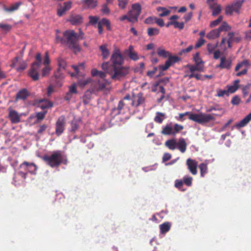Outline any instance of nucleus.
<instances>
[{"label":"nucleus","instance_id":"e433bc0d","mask_svg":"<svg viewBox=\"0 0 251 251\" xmlns=\"http://www.w3.org/2000/svg\"><path fill=\"white\" fill-rule=\"evenodd\" d=\"M100 49L102 52L103 58H107L109 56V52L108 49H107L106 46L105 45H101L100 47Z\"/></svg>","mask_w":251,"mask_h":251},{"label":"nucleus","instance_id":"412c9836","mask_svg":"<svg viewBox=\"0 0 251 251\" xmlns=\"http://www.w3.org/2000/svg\"><path fill=\"white\" fill-rule=\"evenodd\" d=\"M126 103L124 102L123 100H121L118 104L117 107H115L112 109V113L114 115H119L121 113V110L123 109Z\"/></svg>","mask_w":251,"mask_h":251},{"label":"nucleus","instance_id":"680f3d73","mask_svg":"<svg viewBox=\"0 0 251 251\" xmlns=\"http://www.w3.org/2000/svg\"><path fill=\"white\" fill-rule=\"evenodd\" d=\"M89 23L92 25L96 24L99 20V18L97 16H90L89 17Z\"/></svg>","mask_w":251,"mask_h":251},{"label":"nucleus","instance_id":"ddd939ff","mask_svg":"<svg viewBox=\"0 0 251 251\" xmlns=\"http://www.w3.org/2000/svg\"><path fill=\"white\" fill-rule=\"evenodd\" d=\"M186 165L189 172L193 175H196L198 173V162L193 159L188 158L186 161Z\"/></svg>","mask_w":251,"mask_h":251},{"label":"nucleus","instance_id":"bb28decb","mask_svg":"<svg viewBox=\"0 0 251 251\" xmlns=\"http://www.w3.org/2000/svg\"><path fill=\"white\" fill-rule=\"evenodd\" d=\"M176 146L178 149L182 153L184 152L186 150L187 144L183 138L179 139V141L176 144Z\"/></svg>","mask_w":251,"mask_h":251},{"label":"nucleus","instance_id":"338daca9","mask_svg":"<svg viewBox=\"0 0 251 251\" xmlns=\"http://www.w3.org/2000/svg\"><path fill=\"white\" fill-rule=\"evenodd\" d=\"M101 68L108 73V71L111 69V66L110 67L108 62H105L102 64Z\"/></svg>","mask_w":251,"mask_h":251},{"label":"nucleus","instance_id":"20e7f679","mask_svg":"<svg viewBox=\"0 0 251 251\" xmlns=\"http://www.w3.org/2000/svg\"><path fill=\"white\" fill-rule=\"evenodd\" d=\"M157 52L160 57L163 58L168 57L164 65H160L158 66V69L161 71L168 70L172 64L176 63L179 60L178 57L171 55L169 51L166 50L162 47L157 49Z\"/></svg>","mask_w":251,"mask_h":251},{"label":"nucleus","instance_id":"c03bdc74","mask_svg":"<svg viewBox=\"0 0 251 251\" xmlns=\"http://www.w3.org/2000/svg\"><path fill=\"white\" fill-rule=\"evenodd\" d=\"M129 0H118V6L122 9H124L126 7Z\"/></svg>","mask_w":251,"mask_h":251},{"label":"nucleus","instance_id":"dca6fc26","mask_svg":"<svg viewBox=\"0 0 251 251\" xmlns=\"http://www.w3.org/2000/svg\"><path fill=\"white\" fill-rule=\"evenodd\" d=\"M81 3L85 9H94L98 5V0H81Z\"/></svg>","mask_w":251,"mask_h":251},{"label":"nucleus","instance_id":"5fc2aeb1","mask_svg":"<svg viewBox=\"0 0 251 251\" xmlns=\"http://www.w3.org/2000/svg\"><path fill=\"white\" fill-rule=\"evenodd\" d=\"M178 18H179V17L177 15H174L172 16L169 18L170 22H169L166 25V26L168 27L170 25H173L174 26V20H177V19H178Z\"/></svg>","mask_w":251,"mask_h":251},{"label":"nucleus","instance_id":"603ef678","mask_svg":"<svg viewBox=\"0 0 251 251\" xmlns=\"http://www.w3.org/2000/svg\"><path fill=\"white\" fill-rule=\"evenodd\" d=\"M251 87V84L248 83L242 88V93L244 97H246L249 94V90Z\"/></svg>","mask_w":251,"mask_h":251},{"label":"nucleus","instance_id":"0eeeda50","mask_svg":"<svg viewBox=\"0 0 251 251\" xmlns=\"http://www.w3.org/2000/svg\"><path fill=\"white\" fill-rule=\"evenodd\" d=\"M245 0H235L231 4L227 5L225 8L226 15H232L233 12L240 13V10Z\"/></svg>","mask_w":251,"mask_h":251},{"label":"nucleus","instance_id":"774afa93","mask_svg":"<svg viewBox=\"0 0 251 251\" xmlns=\"http://www.w3.org/2000/svg\"><path fill=\"white\" fill-rule=\"evenodd\" d=\"M183 184V182L182 179H176L175 181V186L177 188L180 189L182 187Z\"/></svg>","mask_w":251,"mask_h":251},{"label":"nucleus","instance_id":"6e6d98bb","mask_svg":"<svg viewBox=\"0 0 251 251\" xmlns=\"http://www.w3.org/2000/svg\"><path fill=\"white\" fill-rule=\"evenodd\" d=\"M58 65L60 69H65L67 66V63L64 59L62 58H58Z\"/></svg>","mask_w":251,"mask_h":251},{"label":"nucleus","instance_id":"a878e982","mask_svg":"<svg viewBox=\"0 0 251 251\" xmlns=\"http://www.w3.org/2000/svg\"><path fill=\"white\" fill-rule=\"evenodd\" d=\"M128 15L129 16V22L134 23L138 22V17L140 15L136 12L131 9L128 12Z\"/></svg>","mask_w":251,"mask_h":251},{"label":"nucleus","instance_id":"6ab92c4d","mask_svg":"<svg viewBox=\"0 0 251 251\" xmlns=\"http://www.w3.org/2000/svg\"><path fill=\"white\" fill-rule=\"evenodd\" d=\"M9 118L12 124H17L20 121V117L17 111L10 109L9 112Z\"/></svg>","mask_w":251,"mask_h":251},{"label":"nucleus","instance_id":"a18cd8bd","mask_svg":"<svg viewBox=\"0 0 251 251\" xmlns=\"http://www.w3.org/2000/svg\"><path fill=\"white\" fill-rule=\"evenodd\" d=\"M234 36V33L233 32H229L227 34V43L228 45V47L230 48H231V43L233 41V37Z\"/></svg>","mask_w":251,"mask_h":251},{"label":"nucleus","instance_id":"a211bd4d","mask_svg":"<svg viewBox=\"0 0 251 251\" xmlns=\"http://www.w3.org/2000/svg\"><path fill=\"white\" fill-rule=\"evenodd\" d=\"M212 1H209L208 2V0H207V3L209 5L210 9L213 10L212 15L213 16H217L218 15L221 11V6L220 5H218L215 3H211Z\"/></svg>","mask_w":251,"mask_h":251},{"label":"nucleus","instance_id":"864d4df0","mask_svg":"<svg viewBox=\"0 0 251 251\" xmlns=\"http://www.w3.org/2000/svg\"><path fill=\"white\" fill-rule=\"evenodd\" d=\"M78 67H81L82 68H84V65L83 64H80L79 66H75V65H72V67L75 70V73H71L70 74L71 76L72 77L75 76L76 75L78 74L79 71H78Z\"/></svg>","mask_w":251,"mask_h":251},{"label":"nucleus","instance_id":"ea45409f","mask_svg":"<svg viewBox=\"0 0 251 251\" xmlns=\"http://www.w3.org/2000/svg\"><path fill=\"white\" fill-rule=\"evenodd\" d=\"M159 33V29L157 28L150 27L148 29V34L149 36L157 35Z\"/></svg>","mask_w":251,"mask_h":251},{"label":"nucleus","instance_id":"f03ea898","mask_svg":"<svg viewBox=\"0 0 251 251\" xmlns=\"http://www.w3.org/2000/svg\"><path fill=\"white\" fill-rule=\"evenodd\" d=\"M65 156L63 151L60 150L53 151L50 154H45L43 157V160L51 168H57L61 164L66 161Z\"/></svg>","mask_w":251,"mask_h":251},{"label":"nucleus","instance_id":"3c124183","mask_svg":"<svg viewBox=\"0 0 251 251\" xmlns=\"http://www.w3.org/2000/svg\"><path fill=\"white\" fill-rule=\"evenodd\" d=\"M223 18L222 16H220L217 19L211 22L210 24V27H213L218 25L220 23H221L223 20Z\"/></svg>","mask_w":251,"mask_h":251},{"label":"nucleus","instance_id":"4d7b16f0","mask_svg":"<svg viewBox=\"0 0 251 251\" xmlns=\"http://www.w3.org/2000/svg\"><path fill=\"white\" fill-rule=\"evenodd\" d=\"M194 61L196 64H202L203 62L201 61V58L200 57V54L199 52H197L193 57Z\"/></svg>","mask_w":251,"mask_h":251},{"label":"nucleus","instance_id":"c9c22d12","mask_svg":"<svg viewBox=\"0 0 251 251\" xmlns=\"http://www.w3.org/2000/svg\"><path fill=\"white\" fill-rule=\"evenodd\" d=\"M91 78L89 77H83L78 80L77 84L81 87H83L91 82Z\"/></svg>","mask_w":251,"mask_h":251},{"label":"nucleus","instance_id":"58836bf2","mask_svg":"<svg viewBox=\"0 0 251 251\" xmlns=\"http://www.w3.org/2000/svg\"><path fill=\"white\" fill-rule=\"evenodd\" d=\"M22 3L21 2H17L15 3L14 4L11 5L10 7L8 8H5V10L6 11L11 12L15 10H17L19 6L21 5Z\"/></svg>","mask_w":251,"mask_h":251},{"label":"nucleus","instance_id":"69168bd1","mask_svg":"<svg viewBox=\"0 0 251 251\" xmlns=\"http://www.w3.org/2000/svg\"><path fill=\"white\" fill-rule=\"evenodd\" d=\"M155 17H149L145 20V23L148 25L152 24L155 22Z\"/></svg>","mask_w":251,"mask_h":251},{"label":"nucleus","instance_id":"aec40b11","mask_svg":"<svg viewBox=\"0 0 251 251\" xmlns=\"http://www.w3.org/2000/svg\"><path fill=\"white\" fill-rule=\"evenodd\" d=\"M127 51L128 56L130 59L134 61H137L139 59L137 52L134 51V48L132 45H130L129 46Z\"/></svg>","mask_w":251,"mask_h":251},{"label":"nucleus","instance_id":"2eb2a0df","mask_svg":"<svg viewBox=\"0 0 251 251\" xmlns=\"http://www.w3.org/2000/svg\"><path fill=\"white\" fill-rule=\"evenodd\" d=\"M231 65L232 61L230 59H227L225 56H222L220 59V63L217 67L221 69L229 70L231 67Z\"/></svg>","mask_w":251,"mask_h":251},{"label":"nucleus","instance_id":"473e14b6","mask_svg":"<svg viewBox=\"0 0 251 251\" xmlns=\"http://www.w3.org/2000/svg\"><path fill=\"white\" fill-rule=\"evenodd\" d=\"M177 142L175 139H170L165 142V146L171 150H174L176 147Z\"/></svg>","mask_w":251,"mask_h":251},{"label":"nucleus","instance_id":"a19ab883","mask_svg":"<svg viewBox=\"0 0 251 251\" xmlns=\"http://www.w3.org/2000/svg\"><path fill=\"white\" fill-rule=\"evenodd\" d=\"M193 178L191 176H186L183 177L182 180L183 183L187 186H191L192 184Z\"/></svg>","mask_w":251,"mask_h":251},{"label":"nucleus","instance_id":"9b49d317","mask_svg":"<svg viewBox=\"0 0 251 251\" xmlns=\"http://www.w3.org/2000/svg\"><path fill=\"white\" fill-rule=\"evenodd\" d=\"M250 66V63L247 60H243V61L238 63L235 68V71H238L240 68L244 67L242 71L238 72L236 75L237 76H240L242 75H246L248 72V68Z\"/></svg>","mask_w":251,"mask_h":251},{"label":"nucleus","instance_id":"6e6552de","mask_svg":"<svg viewBox=\"0 0 251 251\" xmlns=\"http://www.w3.org/2000/svg\"><path fill=\"white\" fill-rule=\"evenodd\" d=\"M111 60L112 62L111 67L123 65L124 59L119 49H115L111 56Z\"/></svg>","mask_w":251,"mask_h":251},{"label":"nucleus","instance_id":"e2e57ef3","mask_svg":"<svg viewBox=\"0 0 251 251\" xmlns=\"http://www.w3.org/2000/svg\"><path fill=\"white\" fill-rule=\"evenodd\" d=\"M50 71V68L48 66H46L42 70V75L43 76H46L49 74Z\"/></svg>","mask_w":251,"mask_h":251},{"label":"nucleus","instance_id":"8fccbe9b","mask_svg":"<svg viewBox=\"0 0 251 251\" xmlns=\"http://www.w3.org/2000/svg\"><path fill=\"white\" fill-rule=\"evenodd\" d=\"M225 95H226L227 96H229L227 90L219 89L217 90V94L215 95V96L217 97H222Z\"/></svg>","mask_w":251,"mask_h":251},{"label":"nucleus","instance_id":"49530a36","mask_svg":"<svg viewBox=\"0 0 251 251\" xmlns=\"http://www.w3.org/2000/svg\"><path fill=\"white\" fill-rule=\"evenodd\" d=\"M218 43L217 42L215 44L209 43L207 45V50L209 54L212 53L214 52L215 49L217 48Z\"/></svg>","mask_w":251,"mask_h":251},{"label":"nucleus","instance_id":"393cba45","mask_svg":"<svg viewBox=\"0 0 251 251\" xmlns=\"http://www.w3.org/2000/svg\"><path fill=\"white\" fill-rule=\"evenodd\" d=\"M251 120V112L236 125V127L241 128L245 126Z\"/></svg>","mask_w":251,"mask_h":251},{"label":"nucleus","instance_id":"09e8293b","mask_svg":"<svg viewBox=\"0 0 251 251\" xmlns=\"http://www.w3.org/2000/svg\"><path fill=\"white\" fill-rule=\"evenodd\" d=\"M100 22L103 25L106 26V29L108 30H111V24L109 20L104 18L100 20Z\"/></svg>","mask_w":251,"mask_h":251},{"label":"nucleus","instance_id":"9d476101","mask_svg":"<svg viewBox=\"0 0 251 251\" xmlns=\"http://www.w3.org/2000/svg\"><path fill=\"white\" fill-rule=\"evenodd\" d=\"M41 65L40 62H33L32 64L28 75L33 80H37L39 79L38 71Z\"/></svg>","mask_w":251,"mask_h":251},{"label":"nucleus","instance_id":"0e129e2a","mask_svg":"<svg viewBox=\"0 0 251 251\" xmlns=\"http://www.w3.org/2000/svg\"><path fill=\"white\" fill-rule=\"evenodd\" d=\"M19 62V57L16 56L14 58V59L12 61V64L11 65V67L15 68L16 69L17 65H18Z\"/></svg>","mask_w":251,"mask_h":251},{"label":"nucleus","instance_id":"2f4dec72","mask_svg":"<svg viewBox=\"0 0 251 251\" xmlns=\"http://www.w3.org/2000/svg\"><path fill=\"white\" fill-rule=\"evenodd\" d=\"M220 36V33L217 29L212 30L206 35V37L210 40L214 39Z\"/></svg>","mask_w":251,"mask_h":251},{"label":"nucleus","instance_id":"f257e3e1","mask_svg":"<svg viewBox=\"0 0 251 251\" xmlns=\"http://www.w3.org/2000/svg\"><path fill=\"white\" fill-rule=\"evenodd\" d=\"M79 37V36H77L74 30H69L64 32L63 38H61L56 35V42L67 45L70 49L76 53L80 51V48L78 43Z\"/></svg>","mask_w":251,"mask_h":251},{"label":"nucleus","instance_id":"39448f33","mask_svg":"<svg viewBox=\"0 0 251 251\" xmlns=\"http://www.w3.org/2000/svg\"><path fill=\"white\" fill-rule=\"evenodd\" d=\"M129 68L128 66L118 65L111 67V69L108 71L110 78L114 81H120L129 73Z\"/></svg>","mask_w":251,"mask_h":251},{"label":"nucleus","instance_id":"13d9d810","mask_svg":"<svg viewBox=\"0 0 251 251\" xmlns=\"http://www.w3.org/2000/svg\"><path fill=\"white\" fill-rule=\"evenodd\" d=\"M47 111L46 110H44L43 112H40L37 113L36 115V117L37 118V119L38 120H40V121L43 120L44 119L45 116L46 114H47Z\"/></svg>","mask_w":251,"mask_h":251},{"label":"nucleus","instance_id":"f704fd0d","mask_svg":"<svg viewBox=\"0 0 251 251\" xmlns=\"http://www.w3.org/2000/svg\"><path fill=\"white\" fill-rule=\"evenodd\" d=\"M165 118V114L157 112L156 116L154 117V121L157 123L161 124Z\"/></svg>","mask_w":251,"mask_h":251},{"label":"nucleus","instance_id":"79ce46f5","mask_svg":"<svg viewBox=\"0 0 251 251\" xmlns=\"http://www.w3.org/2000/svg\"><path fill=\"white\" fill-rule=\"evenodd\" d=\"M131 9L140 15L142 11L141 5L138 3L133 4L131 6Z\"/></svg>","mask_w":251,"mask_h":251},{"label":"nucleus","instance_id":"4c0bfd02","mask_svg":"<svg viewBox=\"0 0 251 251\" xmlns=\"http://www.w3.org/2000/svg\"><path fill=\"white\" fill-rule=\"evenodd\" d=\"M230 29V26L225 22H223L222 24L217 28L219 33L222 31H226Z\"/></svg>","mask_w":251,"mask_h":251},{"label":"nucleus","instance_id":"b1692460","mask_svg":"<svg viewBox=\"0 0 251 251\" xmlns=\"http://www.w3.org/2000/svg\"><path fill=\"white\" fill-rule=\"evenodd\" d=\"M156 10L159 13L158 15L160 17L167 16L171 13V10L164 7H158L156 8Z\"/></svg>","mask_w":251,"mask_h":251},{"label":"nucleus","instance_id":"c756f323","mask_svg":"<svg viewBox=\"0 0 251 251\" xmlns=\"http://www.w3.org/2000/svg\"><path fill=\"white\" fill-rule=\"evenodd\" d=\"M189 69L190 72H195L196 71H201L203 70V65L196 64L195 65H187L186 66Z\"/></svg>","mask_w":251,"mask_h":251},{"label":"nucleus","instance_id":"7c9ffc66","mask_svg":"<svg viewBox=\"0 0 251 251\" xmlns=\"http://www.w3.org/2000/svg\"><path fill=\"white\" fill-rule=\"evenodd\" d=\"M199 168L201 172V176L204 177L208 172L207 164L205 163H201L199 166Z\"/></svg>","mask_w":251,"mask_h":251},{"label":"nucleus","instance_id":"1a4fd4ad","mask_svg":"<svg viewBox=\"0 0 251 251\" xmlns=\"http://www.w3.org/2000/svg\"><path fill=\"white\" fill-rule=\"evenodd\" d=\"M66 125V120L64 116H61L58 118L55 124V133L59 136L64 132Z\"/></svg>","mask_w":251,"mask_h":251},{"label":"nucleus","instance_id":"7ed1b4c3","mask_svg":"<svg viewBox=\"0 0 251 251\" xmlns=\"http://www.w3.org/2000/svg\"><path fill=\"white\" fill-rule=\"evenodd\" d=\"M188 115L189 119L199 124L203 125L215 120L214 117L209 114L201 113L200 114H193L189 112H186L184 113H179L178 121H183L185 119L184 117Z\"/></svg>","mask_w":251,"mask_h":251},{"label":"nucleus","instance_id":"4be33fe9","mask_svg":"<svg viewBox=\"0 0 251 251\" xmlns=\"http://www.w3.org/2000/svg\"><path fill=\"white\" fill-rule=\"evenodd\" d=\"M29 93L25 89H23L19 91L16 95V100H25L29 96Z\"/></svg>","mask_w":251,"mask_h":251},{"label":"nucleus","instance_id":"5701e85b","mask_svg":"<svg viewBox=\"0 0 251 251\" xmlns=\"http://www.w3.org/2000/svg\"><path fill=\"white\" fill-rule=\"evenodd\" d=\"M240 82L239 79H236L234 80L233 82V84L232 85H227V93L229 94L230 93H234L236 91V90L239 88V83Z\"/></svg>","mask_w":251,"mask_h":251},{"label":"nucleus","instance_id":"052dcab7","mask_svg":"<svg viewBox=\"0 0 251 251\" xmlns=\"http://www.w3.org/2000/svg\"><path fill=\"white\" fill-rule=\"evenodd\" d=\"M241 101V100L238 96H234L231 100V103L233 105H238Z\"/></svg>","mask_w":251,"mask_h":251},{"label":"nucleus","instance_id":"37998d69","mask_svg":"<svg viewBox=\"0 0 251 251\" xmlns=\"http://www.w3.org/2000/svg\"><path fill=\"white\" fill-rule=\"evenodd\" d=\"M0 28L2 31L7 32L11 30L12 26L8 24L0 23Z\"/></svg>","mask_w":251,"mask_h":251},{"label":"nucleus","instance_id":"f3484780","mask_svg":"<svg viewBox=\"0 0 251 251\" xmlns=\"http://www.w3.org/2000/svg\"><path fill=\"white\" fill-rule=\"evenodd\" d=\"M68 21L70 22L73 25H77L82 23L83 18L80 15H72L70 17Z\"/></svg>","mask_w":251,"mask_h":251},{"label":"nucleus","instance_id":"423d86ee","mask_svg":"<svg viewBox=\"0 0 251 251\" xmlns=\"http://www.w3.org/2000/svg\"><path fill=\"white\" fill-rule=\"evenodd\" d=\"M184 127L183 126L178 124H175L173 127L172 123L167 124L162 128L161 133L165 135L175 136L181 130H183Z\"/></svg>","mask_w":251,"mask_h":251},{"label":"nucleus","instance_id":"72a5a7b5","mask_svg":"<svg viewBox=\"0 0 251 251\" xmlns=\"http://www.w3.org/2000/svg\"><path fill=\"white\" fill-rule=\"evenodd\" d=\"M91 74L93 76H98L101 78H103L106 77L105 73L102 71H98L96 69H93L91 70Z\"/></svg>","mask_w":251,"mask_h":251},{"label":"nucleus","instance_id":"f8f14e48","mask_svg":"<svg viewBox=\"0 0 251 251\" xmlns=\"http://www.w3.org/2000/svg\"><path fill=\"white\" fill-rule=\"evenodd\" d=\"M20 168L26 171L27 173H30L32 174H35L37 170V166L33 163H28L26 161L23 162L20 165Z\"/></svg>","mask_w":251,"mask_h":251},{"label":"nucleus","instance_id":"4468645a","mask_svg":"<svg viewBox=\"0 0 251 251\" xmlns=\"http://www.w3.org/2000/svg\"><path fill=\"white\" fill-rule=\"evenodd\" d=\"M145 101V98L143 94L141 93H138L136 96H134L130 103L132 107H138L143 104Z\"/></svg>","mask_w":251,"mask_h":251},{"label":"nucleus","instance_id":"cd10ccee","mask_svg":"<svg viewBox=\"0 0 251 251\" xmlns=\"http://www.w3.org/2000/svg\"><path fill=\"white\" fill-rule=\"evenodd\" d=\"M171 224L170 222H166L159 225L160 233L162 234L166 233L168 232L171 228Z\"/></svg>","mask_w":251,"mask_h":251},{"label":"nucleus","instance_id":"bf43d9fd","mask_svg":"<svg viewBox=\"0 0 251 251\" xmlns=\"http://www.w3.org/2000/svg\"><path fill=\"white\" fill-rule=\"evenodd\" d=\"M26 66H27L26 63L25 62L23 61V62H20L19 63V64H18V65H17V67L16 69L18 71H23L26 68Z\"/></svg>","mask_w":251,"mask_h":251},{"label":"nucleus","instance_id":"de8ad7c7","mask_svg":"<svg viewBox=\"0 0 251 251\" xmlns=\"http://www.w3.org/2000/svg\"><path fill=\"white\" fill-rule=\"evenodd\" d=\"M177 20H174V27L175 28H178L179 30H182L184 27V23L178 22Z\"/></svg>","mask_w":251,"mask_h":251},{"label":"nucleus","instance_id":"c85d7f7f","mask_svg":"<svg viewBox=\"0 0 251 251\" xmlns=\"http://www.w3.org/2000/svg\"><path fill=\"white\" fill-rule=\"evenodd\" d=\"M52 106V103L47 100H41L38 103V107H40L43 110L50 108Z\"/></svg>","mask_w":251,"mask_h":251}]
</instances>
